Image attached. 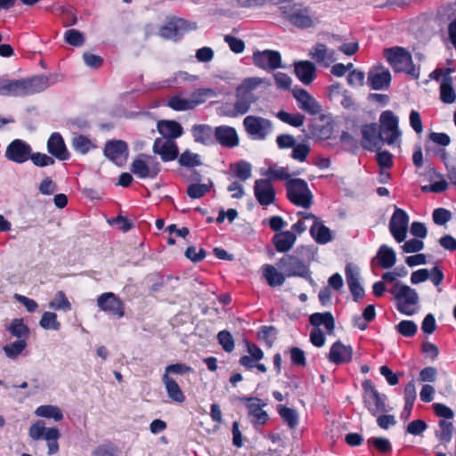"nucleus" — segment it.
I'll list each match as a JSON object with an SVG mask.
<instances>
[{"instance_id":"338daca9","label":"nucleus","mask_w":456,"mask_h":456,"mask_svg":"<svg viewBox=\"0 0 456 456\" xmlns=\"http://www.w3.org/2000/svg\"><path fill=\"white\" fill-rule=\"evenodd\" d=\"M275 329L272 326H263L259 330L257 337L264 340L268 346H272L275 339Z\"/></svg>"},{"instance_id":"412c9836","label":"nucleus","mask_w":456,"mask_h":456,"mask_svg":"<svg viewBox=\"0 0 456 456\" xmlns=\"http://www.w3.org/2000/svg\"><path fill=\"white\" fill-rule=\"evenodd\" d=\"M152 151L155 154L159 155L164 162L173 161L179 155L176 142L173 140H165L163 138L155 139Z\"/></svg>"},{"instance_id":"603ef678","label":"nucleus","mask_w":456,"mask_h":456,"mask_svg":"<svg viewBox=\"0 0 456 456\" xmlns=\"http://www.w3.org/2000/svg\"><path fill=\"white\" fill-rule=\"evenodd\" d=\"M167 106L176 111L189 110L193 109L189 98H183L180 95H174L169 98Z\"/></svg>"},{"instance_id":"8fccbe9b","label":"nucleus","mask_w":456,"mask_h":456,"mask_svg":"<svg viewBox=\"0 0 456 456\" xmlns=\"http://www.w3.org/2000/svg\"><path fill=\"white\" fill-rule=\"evenodd\" d=\"M276 117L284 123L295 127H300L305 121V116L300 113L290 114L284 110H280Z\"/></svg>"},{"instance_id":"b1692460","label":"nucleus","mask_w":456,"mask_h":456,"mask_svg":"<svg viewBox=\"0 0 456 456\" xmlns=\"http://www.w3.org/2000/svg\"><path fill=\"white\" fill-rule=\"evenodd\" d=\"M361 132L362 136V146L364 149L374 151L380 147L382 140L379 135V126L376 123L364 125Z\"/></svg>"},{"instance_id":"72a5a7b5","label":"nucleus","mask_w":456,"mask_h":456,"mask_svg":"<svg viewBox=\"0 0 456 456\" xmlns=\"http://www.w3.org/2000/svg\"><path fill=\"white\" fill-rule=\"evenodd\" d=\"M162 381L165 385L168 397L178 403L185 400V395L177 382L168 375H163Z\"/></svg>"},{"instance_id":"423d86ee","label":"nucleus","mask_w":456,"mask_h":456,"mask_svg":"<svg viewBox=\"0 0 456 456\" xmlns=\"http://www.w3.org/2000/svg\"><path fill=\"white\" fill-rule=\"evenodd\" d=\"M362 386L363 389V403L370 413L376 417L386 412L387 411L386 404L387 396L379 393L370 380H365Z\"/></svg>"},{"instance_id":"f03ea898","label":"nucleus","mask_w":456,"mask_h":456,"mask_svg":"<svg viewBox=\"0 0 456 456\" xmlns=\"http://www.w3.org/2000/svg\"><path fill=\"white\" fill-rule=\"evenodd\" d=\"M383 53L395 72H404L416 79L419 77V68L413 64L411 54L405 48L401 46L386 48Z\"/></svg>"},{"instance_id":"e2e57ef3","label":"nucleus","mask_w":456,"mask_h":456,"mask_svg":"<svg viewBox=\"0 0 456 456\" xmlns=\"http://www.w3.org/2000/svg\"><path fill=\"white\" fill-rule=\"evenodd\" d=\"M310 152L309 145L305 143H296L293 147V151L291 153V158L299 161L304 162L306 159Z\"/></svg>"},{"instance_id":"f3484780","label":"nucleus","mask_w":456,"mask_h":456,"mask_svg":"<svg viewBox=\"0 0 456 456\" xmlns=\"http://www.w3.org/2000/svg\"><path fill=\"white\" fill-rule=\"evenodd\" d=\"M252 60L255 66L268 71L281 67V56L278 51H256L253 53Z\"/></svg>"},{"instance_id":"4c0bfd02","label":"nucleus","mask_w":456,"mask_h":456,"mask_svg":"<svg viewBox=\"0 0 456 456\" xmlns=\"http://www.w3.org/2000/svg\"><path fill=\"white\" fill-rule=\"evenodd\" d=\"M263 275L271 287L282 285L286 278L284 272H279L272 265H265L263 266Z\"/></svg>"},{"instance_id":"a878e982","label":"nucleus","mask_w":456,"mask_h":456,"mask_svg":"<svg viewBox=\"0 0 456 456\" xmlns=\"http://www.w3.org/2000/svg\"><path fill=\"white\" fill-rule=\"evenodd\" d=\"M330 362L334 364L348 363L353 358V348L351 346L344 345L341 341H336L332 344L329 356Z\"/></svg>"},{"instance_id":"c756f323","label":"nucleus","mask_w":456,"mask_h":456,"mask_svg":"<svg viewBox=\"0 0 456 456\" xmlns=\"http://www.w3.org/2000/svg\"><path fill=\"white\" fill-rule=\"evenodd\" d=\"M159 133L165 140H175L183 134V126L175 120H159L157 124Z\"/></svg>"},{"instance_id":"3c124183","label":"nucleus","mask_w":456,"mask_h":456,"mask_svg":"<svg viewBox=\"0 0 456 456\" xmlns=\"http://www.w3.org/2000/svg\"><path fill=\"white\" fill-rule=\"evenodd\" d=\"M265 175L267 176L268 180H289L290 175L288 167H278L277 165L271 166L267 171L265 173Z\"/></svg>"},{"instance_id":"bf43d9fd","label":"nucleus","mask_w":456,"mask_h":456,"mask_svg":"<svg viewBox=\"0 0 456 456\" xmlns=\"http://www.w3.org/2000/svg\"><path fill=\"white\" fill-rule=\"evenodd\" d=\"M217 339L225 352L231 353L234 350V340L232 334L229 331H220L217 334Z\"/></svg>"},{"instance_id":"20e7f679","label":"nucleus","mask_w":456,"mask_h":456,"mask_svg":"<svg viewBox=\"0 0 456 456\" xmlns=\"http://www.w3.org/2000/svg\"><path fill=\"white\" fill-rule=\"evenodd\" d=\"M287 197L297 207L308 208L313 203V194L307 183L301 178L289 179L285 183Z\"/></svg>"},{"instance_id":"cd10ccee","label":"nucleus","mask_w":456,"mask_h":456,"mask_svg":"<svg viewBox=\"0 0 456 456\" xmlns=\"http://www.w3.org/2000/svg\"><path fill=\"white\" fill-rule=\"evenodd\" d=\"M223 147L233 148L239 144V136L235 128L229 126H219L215 128V143Z\"/></svg>"},{"instance_id":"f257e3e1","label":"nucleus","mask_w":456,"mask_h":456,"mask_svg":"<svg viewBox=\"0 0 456 456\" xmlns=\"http://www.w3.org/2000/svg\"><path fill=\"white\" fill-rule=\"evenodd\" d=\"M56 83L54 77L36 76L28 79H3L2 94L4 96H26L41 93Z\"/></svg>"},{"instance_id":"9b49d317","label":"nucleus","mask_w":456,"mask_h":456,"mask_svg":"<svg viewBox=\"0 0 456 456\" xmlns=\"http://www.w3.org/2000/svg\"><path fill=\"white\" fill-rule=\"evenodd\" d=\"M257 97L253 92L246 91L244 87H237L236 100L233 108L228 109L227 105L224 106L225 110L224 113L232 118L244 115L249 110L251 104L255 103Z\"/></svg>"},{"instance_id":"473e14b6","label":"nucleus","mask_w":456,"mask_h":456,"mask_svg":"<svg viewBox=\"0 0 456 456\" xmlns=\"http://www.w3.org/2000/svg\"><path fill=\"white\" fill-rule=\"evenodd\" d=\"M297 240L292 231L280 232L273 237V243L278 252L285 253L292 248Z\"/></svg>"},{"instance_id":"13d9d810","label":"nucleus","mask_w":456,"mask_h":456,"mask_svg":"<svg viewBox=\"0 0 456 456\" xmlns=\"http://www.w3.org/2000/svg\"><path fill=\"white\" fill-rule=\"evenodd\" d=\"M367 443L374 446L381 453L386 454L392 452V444L387 438L371 437L368 439Z\"/></svg>"},{"instance_id":"a211bd4d","label":"nucleus","mask_w":456,"mask_h":456,"mask_svg":"<svg viewBox=\"0 0 456 456\" xmlns=\"http://www.w3.org/2000/svg\"><path fill=\"white\" fill-rule=\"evenodd\" d=\"M31 146L21 139L13 140L6 148L5 158L14 163L21 164L29 159Z\"/></svg>"},{"instance_id":"a18cd8bd","label":"nucleus","mask_w":456,"mask_h":456,"mask_svg":"<svg viewBox=\"0 0 456 456\" xmlns=\"http://www.w3.org/2000/svg\"><path fill=\"white\" fill-rule=\"evenodd\" d=\"M231 170L240 181H246L251 176V165L245 160L232 164Z\"/></svg>"},{"instance_id":"c9c22d12","label":"nucleus","mask_w":456,"mask_h":456,"mask_svg":"<svg viewBox=\"0 0 456 456\" xmlns=\"http://www.w3.org/2000/svg\"><path fill=\"white\" fill-rule=\"evenodd\" d=\"M310 233L319 244H326L332 240L330 230L320 219L316 223H313L310 227Z\"/></svg>"},{"instance_id":"774afa93","label":"nucleus","mask_w":456,"mask_h":456,"mask_svg":"<svg viewBox=\"0 0 456 456\" xmlns=\"http://www.w3.org/2000/svg\"><path fill=\"white\" fill-rule=\"evenodd\" d=\"M376 160L380 168H390L393 167V155L387 151H379Z\"/></svg>"},{"instance_id":"0e129e2a","label":"nucleus","mask_w":456,"mask_h":456,"mask_svg":"<svg viewBox=\"0 0 456 456\" xmlns=\"http://www.w3.org/2000/svg\"><path fill=\"white\" fill-rule=\"evenodd\" d=\"M432 217L436 224L444 225L452 219V213L445 208H438L433 211Z\"/></svg>"},{"instance_id":"9d476101","label":"nucleus","mask_w":456,"mask_h":456,"mask_svg":"<svg viewBox=\"0 0 456 456\" xmlns=\"http://www.w3.org/2000/svg\"><path fill=\"white\" fill-rule=\"evenodd\" d=\"M130 170L141 179L155 178L160 171V166L154 157L142 155L133 160Z\"/></svg>"},{"instance_id":"de8ad7c7","label":"nucleus","mask_w":456,"mask_h":456,"mask_svg":"<svg viewBox=\"0 0 456 456\" xmlns=\"http://www.w3.org/2000/svg\"><path fill=\"white\" fill-rule=\"evenodd\" d=\"M178 162L180 166L186 167H195L202 165L200 156L193 153L189 150L184 151L179 157Z\"/></svg>"},{"instance_id":"7ed1b4c3","label":"nucleus","mask_w":456,"mask_h":456,"mask_svg":"<svg viewBox=\"0 0 456 456\" xmlns=\"http://www.w3.org/2000/svg\"><path fill=\"white\" fill-rule=\"evenodd\" d=\"M395 300L396 309L405 315H413L417 313L419 295L417 291L402 282H395L389 289Z\"/></svg>"},{"instance_id":"6ab92c4d","label":"nucleus","mask_w":456,"mask_h":456,"mask_svg":"<svg viewBox=\"0 0 456 456\" xmlns=\"http://www.w3.org/2000/svg\"><path fill=\"white\" fill-rule=\"evenodd\" d=\"M391 79L390 71L381 65L374 66L368 72L367 82L373 90L387 89Z\"/></svg>"},{"instance_id":"ea45409f","label":"nucleus","mask_w":456,"mask_h":456,"mask_svg":"<svg viewBox=\"0 0 456 456\" xmlns=\"http://www.w3.org/2000/svg\"><path fill=\"white\" fill-rule=\"evenodd\" d=\"M440 99L444 103H452L456 99L452 87V78L449 76L444 77L441 81Z\"/></svg>"},{"instance_id":"6e6d98bb","label":"nucleus","mask_w":456,"mask_h":456,"mask_svg":"<svg viewBox=\"0 0 456 456\" xmlns=\"http://www.w3.org/2000/svg\"><path fill=\"white\" fill-rule=\"evenodd\" d=\"M214 90L209 88H200L195 90L191 94L189 100H191V104H193V109L205 102L208 97L213 96Z\"/></svg>"},{"instance_id":"58836bf2","label":"nucleus","mask_w":456,"mask_h":456,"mask_svg":"<svg viewBox=\"0 0 456 456\" xmlns=\"http://www.w3.org/2000/svg\"><path fill=\"white\" fill-rule=\"evenodd\" d=\"M72 148L78 153L85 155L91 150L95 149L96 145L87 136L83 134H77L71 141Z\"/></svg>"},{"instance_id":"09e8293b","label":"nucleus","mask_w":456,"mask_h":456,"mask_svg":"<svg viewBox=\"0 0 456 456\" xmlns=\"http://www.w3.org/2000/svg\"><path fill=\"white\" fill-rule=\"evenodd\" d=\"M26 346L27 342L25 339H18L4 346L3 350L7 357L15 359L22 353Z\"/></svg>"},{"instance_id":"e433bc0d","label":"nucleus","mask_w":456,"mask_h":456,"mask_svg":"<svg viewBox=\"0 0 456 456\" xmlns=\"http://www.w3.org/2000/svg\"><path fill=\"white\" fill-rule=\"evenodd\" d=\"M310 323L318 329L320 326H324L326 330L330 333L335 328V321L332 314L330 312L325 313H314L310 315Z\"/></svg>"},{"instance_id":"5fc2aeb1","label":"nucleus","mask_w":456,"mask_h":456,"mask_svg":"<svg viewBox=\"0 0 456 456\" xmlns=\"http://www.w3.org/2000/svg\"><path fill=\"white\" fill-rule=\"evenodd\" d=\"M39 324L45 330H59L61 329V323L57 321V314L53 312H45Z\"/></svg>"},{"instance_id":"dca6fc26","label":"nucleus","mask_w":456,"mask_h":456,"mask_svg":"<svg viewBox=\"0 0 456 456\" xmlns=\"http://www.w3.org/2000/svg\"><path fill=\"white\" fill-rule=\"evenodd\" d=\"M408 224L409 216L407 213L399 208H395L389 222V231L397 242L400 243L405 240Z\"/></svg>"},{"instance_id":"4be33fe9","label":"nucleus","mask_w":456,"mask_h":456,"mask_svg":"<svg viewBox=\"0 0 456 456\" xmlns=\"http://www.w3.org/2000/svg\"><path fill=\"white\" fill-rule=\"evenodd\" d=\"M329 99L337 104H340L344 109L354 110L355 103L350 92L343 89L339 83L332 84L328 88Z\"/></svg>"},{"instance_id":"2eb2a0df","label":"nucleus","mask_w":456,"mask_h":456,"mask_svg":"<svg viewBox=\"0 0 456 456\" xmlns=\"http://www.w3.org/2000/svg\"><path fill=\"white\" fill-rule=\"evenodd\" d=\"M196 28L195 23H190L183 19H175L167 22L159 30V35L163 38L178 40L183 33Z\"/></svg>"},{"instance_id":"0eeeda50","label":"nucleus","mask_w":456,"mask_h":456,"mask_svg":"<svg viewBox=\"0 0 456 456\" xmlns=\"http://www.w3.org/2000/svg\"><path fill=\"white\" fill-rule=\"evenodd\" d=\"M379 135L383 142L388 145L395 144L401 136L398 127V118L391 110H385L379 118Z\"/></svg>"},{"instance_id":"37998d69","label":"nucleus","mask_w":456,"mask_h":456,"mask_svg":"<svg viewBox=\"0 0 456 456\" xmlns=\"http://www.w3.org/2000/svg\"><path fill=\"white\" fill-rule=\"evenodd\" d=\"M310 55L319 63L329 64L334 61L333 53H329L327 46L323 44H316L310 53Z\"/></svg>"},{"instance_id":"ddd939ff","label":"nucleus","mask_w":456,"mask_h":456,"mask_svg":"<svg viewBox=\"0 0 456 456\" xmlns=\"http://www.w3.org/2000/svg\"><path fill=\"white\" fill-rule=\"evenodd\" d=\"M103 154L111 162L118 167H122L126 163L128 159V145L122 140L107 141L104 145Z\"/></svg>"},{"instance_id":"39448f33","label":"nucleus","mask_w":456,"mask_h":456,"mask_svg":"<svg viewBox=\"0 0 456 456\" xmlns=\"http://www.w3.org/2000/svg\"><path fill=\"white\" fill-rule=\"evenodd\" d=\"M280 11L291 24L297 28H307L314 26V18L306 7L284 2L280 6Z\"/></svg>"},{"instance_id":"f704fd0d","label":"nucleus","mask_w":456,"mask_h":456,"mask_svg":"<svg viewBox=\"0 0 456 456\" xmlns=\"http://www.w3.org/2000/svg\"><path fill=\"white\" fill-rule=\"evenodd\" d=\"M377 261L383 269L393 267L396 262V255L395 250L387 246L381 245L376 255Z\"/></svg>"},{"instance_id":"49530a36","label":"nucleus","mask_w":456,"mask_h":456,"mask_svg":"<svg viewBox=\"0 0 456 456\" xmlns=\"http://www.w3.org/2000/svg\"><path fill=\"white\" fill-rule=\"evenodd\" d=\"M278 412L290 428H295L298 425V414L294 409L280 405Z\"/></svg>"},{"instance_id":"69168bd1","label":"nucleus","mask_w":456,"mask_h":456,"mask_svg":"<svg viewBox=\"0 0 456 456\" xmlns=\"http://www.w3.org/2000/svg\"><path fill=\"white\" fill-rule=\"evenodd\" d=\"M65 40L73 46H81L84 44V36L77 29H69L65 32Z\"/></svg>"},{"instance_id":"1a4fd4ad","label":"nucleus","mask_w":456,"mask_h":456,"mask_svg":"<svg viewBox=\"0 0 456 456\" xmlns=\"http://www.w3.org/2000/svg\"><path fill=\"white\" fill-rule=\"evenodd\" d=\"M243 126L250 138L258 141L265 140L273 131L271 120L255 115L247 116L243 120Z\"/></svg>"},{"instance_id":"aec40b11","label":"nucleus","mask_w":456,"mask_h":456,"mask_svg":"<svg viewBox=\"0 0 456 456\" xmlns=\"http://www.w3.org/2000/svg\"><path fill=\"white\" fill-rule=\"evenodd\" d=\"M254 195L261 206L267 207L274 202L276 193L270 180L257 179L254 183Z\"/></svg>"},{"instance_id":"bb28decb","label":"nucleus","mask_w":456,"mask_h":456,"mask_svg":"<svg viewBox=\"0 0 456 456\" xmlns=\"http://www.w3.org/2000/svg\"><path fill=\"white\" fill-rule=\"evenodd\" d=\"M48 152L61 161L68 160L70 154L60 133H53L47 141Z\"/></svg>"},{"instance_id":"c03bdc74","label":"nucleus","mask_w":456,"mask_h":456,"mask_svg":"<svg viewBox=\"0 0 456 456\" xmlns=\"http://www.w3.org/2000/svg\"><path fill=\"white\" fill-rule=\"evenodd\" d=\"M10 333L18 338L19 339H27L29 334L28 326L24 323L22 319H14L8 327Z\"/></svg>"},{"instance_id":"680f3d73","label":"nucleus","mask_w":456,"mask_h":456,"mask_svg":"<svg viewBox=\"0 0 456 456\" xmlns=\"http://www.w3.org/2000/svg\"><path fill=\"white\" fill-rule=\"evenodd\" d=\"M209 185L205 183H192L187 188V194L192 199H200L209 191Z\"/></svg>"},{"instance_id":"393cba45","label":"nucleus","mask_w":456,"mask_h":456,"mask_svg":"<svg viewBox=\"0 0 456 456\" xmlns=\"http://www.w3.org/2000/svg\"><path fill=\"white\" fill-rule=\"evenodd\" d=\"M346 280L349 290L354 301H358L364 296V289L359 281V269L351 264H347L345 268Z\"/></svg>"},{"instance_id":"5701e85b","label":"nucleus","mask_w":456,"mask_h":456,"mask_svg":"<svg viewBox=\"0 0 456 456\" xmlns=\"http://www.w3.org/2000/svg\"><path fill=\"white\" fill-rule=\"evenodd\" d=\"M293 96L302 110L311 115H316L322 111L321 104L306 90L295 88L293 90Z\"/></svg>"},{"instance_id":"f8f14e48","label":"nucleus","mask_w":456,"mask_h":456,"mask_svg":"<svg viewBox=\"0 0 456 456\" xmlns=\"http://www.w3.org/2000/svg\"><path fill=\"white\" fill-rule=\"evenodd\" d=\"M277 266L284 272L286 277L299 276L306 278L310 274L307 265L295 255L283 256L278 261Z\"/></svg>"},{"instance_id":"6e6552de","label":"nucleus","mask_w":456,"mask_h":456,"mask_svg":"<svg viewBox=\"0 0 456 456\" xmlns=\"http://www.w3.org/2000/svg\"><path fill=\"white\" fill-rule=\"evenodd\" d=\"M33 440L45 439L47 442L48 454L53 455L59 452L58 439L61 436L56 428H45L43 421H37L28 430Z\"/></svg>"},{"instance_id":"a19ab883","label":"nucleus","mask_w":456,"mask_h":456,"mask_svg":"<svg viewBox=\"0 0 456 456\" xmlns=\"http://www.w3.org/2000/svg\"><path fill=\"white\" fill-rule=\"evenodd\" d=\"M35 414L38 417L53 419L55 421H60L63 419L61 410L56 405H41L37 408Z\"/></svg>"},{"instance_id":"864d4df0","label":"nucleus","mask_w":456,"mask_h":456,"mask_svg":"<svg viewBox=\"0 0 456 456\" xmlns=\"http://www.w3.org/2000/svg\"><path fill=\"white\" fill-rule=\"evenodd\" d=\"M50 308L54 310H62L69 312L71 310V304L68 300L65 293L61 290L55 294L54 298L49 304Z\"/></svg>"},{"instance_id":"79ce46f5","label":"nucleus","mask_w":456,"mask_h":456,"mask_svg":"<svg viewBox=\"0 0 456 456\" xmlns=\"http://www.w3.org/2000/svg\"><path fill=\"white\" fill-rule=\"evenodd\" d=\"M438 429L436 431V436L442 444H448L451 442L453 433V424L446 419H441L438 422Z\"/></svg>"},{"instance_id":"2f4dec72","label":"nucleus","mask_w":456,"mask_h":456,"mask_svg":"<svg viewBox=\"0 0 456 456\" xmlns=\"http://www.w3.org/2000/svg\"><path fill=\"white\" fill-rule=\"evenodd\" d=\"M297 77L305 85H310L316 77L315 65L309 61H300L294 63Z\"/></svg>"},{"instance_id":"7c9ffc66","label":"nucleus","mask_w":456,"mask_h":456,"mask_svg":"<svg viewBox=\"0 0 456 456\" xmlns=\"http://www.w3.org/2000/svg\"><path fill=\"white\" fill-rule=\"evenodd\" d=\"M194 141L207 146L215 144V129L209 125L199 124L191 127Z\"/></svg>"},{"instance_id":"c85d7f7f","label":"nucleus","mask_w":456,"mask_h":456,"mask_svg":"<svg viewBox=\"0 0 456 456\" xmlns=\"http://www.w3.org/2000/svg\"><path fill=\"white\" fill-rule=\"evenodd\" d=\"M249 403H247L248 410V416L251 418V423L256 426L265 425L268 419V413L263 410V407L266 405L261 399H248Z\"/></svg>"},{"instance_id":"4d7b16f0","label":"nucleus","mask_w":456,"mask_h":456,"mask_svg":"<svg viewBox=\"0 0 456 456\" xmlns=\"http://www.w3.org/2000/svg\"><path fill=\"white\" fill-rule=\"evenodd\" d=\"M395 329L402 336L411 338L416 334L418 327L413 321L403 320L396 325Z\"/></svg>"},{"instance_id":"052dcab7","label":"nucleus","mask_w":456,"mask_h":456,"mask_svg":"<svg viewBox=\"0 0 456 456\" xmlns=\"http://www.w3.org/2000/svg\"><path fill=\"white\" fill-rule=\"evenodd\" d=\"M29 159H31L35 166L40 167L52 166L55 163V160L53 157L41 152H31Z\"/></svg>"},{"instance_id":"4468645a","label":"nucleus","mask_w":456,"mask_h":456,"mask_svg":"<svg viewBox=\"0 0 456 456\" xmlns=\"http://www.w3.org/2000/svg\"><path fill=\"white\" fill-rule=\"evenodd\" d=\"M97 305L101 311L122 318L125 315V304L114 293L105 292L97 297Z\"/></svg>"}]
</instances>
